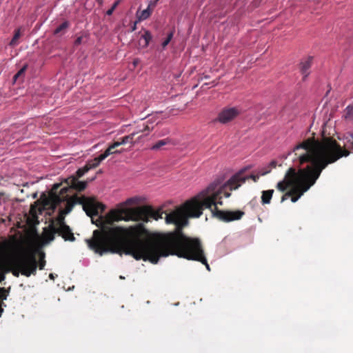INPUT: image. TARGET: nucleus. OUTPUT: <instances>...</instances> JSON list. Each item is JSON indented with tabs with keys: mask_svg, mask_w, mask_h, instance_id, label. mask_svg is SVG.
<instances>
[{
	"mask_svg": "<svg viewBox=\"0 0 353 353\" xmlns=\"http://www.w3.org/2000/svg\"><path fill=\"white\" fill-rule=\"evenodd\" d=\"M135 208L111 210L105 216H99L96 225L100 230L93 232L92 237L86 239L89 248L102 256L105 253L130 255L136 260L150 261L156 254L163 241V236L152 239H143L148 232L143 223L128 228L112 225L120 221H137Z\"/></svg>",
	"mask_w": 353,
	"mask_h": 353,
	"instance_id": "nucleus-1",
	"label": "nucleus"
},
{
	"mask_svg": "<svg viewBox=\"0 0 353 353\" xmlns=\"http://www.w3.org/2000/svg\"><path fill=\"white\" fill-rule=\"evenodd\" d=\"M201 214L202 208L196 200H189L175 210L166 214V223L174 224L176 228L174 231L163 236V241L159 247L153 248L158 250L151 258L150 263L157 264L161 257L176 255L188 260L199 261L210 270L201 240L187 236L182 230L188 224V218H199Z\"/></svg>",
	"mask_w": 353,
	"mask_h": 353,
	"instance_id": "nucleus-2",
	"label": "nucleus"
},
{
	"mask_svg": "<svg viewBox=\"0 0 353 353\" xmlns=\"http://www.w3.org/2000/svg\"><path fill=\"white\" fill-rule=\"evenodd\" d=\"M338 142L332 137H323L321 140H316L314 137L308 138L296 145L293 150L297 157L300 165L305 163L308 164L303 168L296 170L294 168H290L287 171L283 180L279 181L276 188L281 192L286 191L289 188L294 187L301 179V172L305 173L313 168V160L316 158H323L328 153L329 150L336 146Z\"/></svg>",
	"mask_w": 353,
	"mask_h": 353,
	"instance_id": "nucleus-3",
	"label": "nucleus"
},
{
	"mask_svg": "<svg viewBox=\"0 0 353 353\" xmlns=\"http://www.w3.org/2000/svg\"><path fill=\"white\" fill-rule=\"evenodd\" d=\"M62 183H54L49 192L48 199L46 201V203L49 204L53 210L61 203L65 202V208H61L56 219L52 220V221H54L55 225L57 227L66 225L65 216L72 211L76 204L82 205L86 214L92 218V223H94L93 216H98L99 212L104 211L105 206L103 203L97 201L94 198L85 196H79L77 194L72 196H70L68 194H61V191H59V189Z\"/></svg>",
	"mask_w": 353,
	"mask_h": 353,
	"instance_id": "nucleus-4",
	"label": "nucleus"
},
{
	"mask_svg": "<svg viewBox=\"0 0 353 353\" xmlns=\"http://www.w3.org/2000/svg\"><path fill=\"white\" fill-rule=\"evenodd\" d=\"M349 154L350 152L338 143L336 146L329 150L324 157L314 159L313 160V168L307 173H305V171L301 172L300 176L301 179L294 187L290 189V191H294L293 194L290 196L292 202H296L305 192L315 184L322 171L328 165L334 163L341 157H347Z\"/></svg>",
	"mask_w": 353,
	"mask_h": 353,
	"instance_id": "nucleus-5",
	"label": "nucleus"
},
{
	"mask_svg": "<svg viewBox=\"0 0 353 353\" xmlns=\"http://www.w3.org/2000/svg\"><path fill=\"white\" fill-rule=\"evenodd\" d=\"M260 173L259 174H250L249 176H243V171H241L234 176H232L225 184L219 186V182H213L210 183L206 188L201 191L196 196L191 200H196L202 207L204 205L207 208H211L213 205L214 199L217 197L219 194H223L225 198L230 196V192L239 188L243 183L248 179H252L256 182L259 179Z\"/></svg>",
	"mask_w": 353,
	"mask_h": 353,
	"instance_id": "nucleus-6",
	"label": "nucleus"
},
{
	"mask_svg": "<svg viewBox=\"0 0 353 353\" xmlns=\"http://www.w3.org/2000/svg\"><path fill=\"white\" fill-rule=\"evenodd\" d=\"M39 256L38 262L34 253H22L14 256L8 261L9 268L6 272H12L16 277L19 276V273L27 277L32 274L35 275L37 267L39 270H43L46 265L45 254L41 252Z\"/></svg>",
	"mask_w": 353,
	"mask_h": 353,
	"instance_id": "nucleus-7",
	"label": "nucleus"
},
{
	"mask_svg": "<svg viewBox=\"0 0 353 353\" xmlns=\"http://www.w3.org/2000/svg\"><path fill=\"white\" fill-rule=\"evenodd\" d=\"M222 195L224 196L223 194H219L217 197L214 201V203L211 205V208H207L204 205H202V211L203 210V208L210 209L214 217H216L219 220L223 222H231L240 220L245 214L243 211L239 210L235 211L221 210L218 208L217 205H223V201L221 200Z\"/></svg>",
	"mask_w": 353,
	"mask_h": 353,
	"instance_id": "nucleus-8",
	"label": "nucleus"
},
{
	"mask_svg": "<svg viewBox=\"0 0 353 353\" xmlns=\"http://www.w3.org/2000/svg\"><path fill=\"white\" fill-rule=\"evenodd\" d=\"M89 171L85 165L81 168H79L76 172V176H70L64 180L65 183L67 185L60 189L61 194H70L71 190H77L79 192L84 190L87 187L86 181H80L78 179L83 176L86 172Z\"/></svg>",
	"mask_w": 353,
	"mask_h": 353,
	"instance_id": "nucleus-9",
	"label": "nucleus"
},
{
	"mask_svg": "<svg viewBox=\"0 0 353 353\" xmlns=\"http://www.w3.org/2000/svg\"><path fill=\"white\" fill-rule=\"evenodd\" d=\"M134 215L136 216L137 221H143V223H148L150 219H153L156 221L159 219H162L163 212L161 208L155 210L150 205H143L136 207L134 210Z\"/></svg>",
	"mask_w": 353,
	"mask_h": 353,
	"instance_id": "nucleus-10",
	"label": "nucleus"
},
{
	"mask_svg": "<svg viewBox=\"0 0 353 353\" xmlns=\"http://www.w3.org/2000/svg\"><path fill=\"white\" fill-rule=\"evenodd\" d=\"M240 113L241 110L236 107H225L219 112L215 121L226 124L236 119Z\"/></svg>",
	"mask_w": 353,
	"mask_h": 353,
	"instance_id": "nucleus-11",
	"label": "nucleus"
},
{
	"mask_svg": "<svg viewBox=\"0 0 353 353\" xmlns=\"http://www.w3.org/2000/svg\"><path fill=\"white\" fill-rule=\"evenodd\" d=\"M56 228L57 234L61 236L65 241H74L75 240L74 234L68 225H63L59 227L56 225Z\"/></svg>",
	"mask_w": 353,
	"mask_h": 353,
	"instance_id": "nucleus-12",
	"label": "nucleus"
},
{
	"mask_svg": "<svg viewBox=\"0 0 353 353\" xmlns=\"http://www.w3.org/2000/svg\"><path fill=\"white\" fill-rule=\"evenodd\" d=\"M56 234H57V231L55 223L51 221L49 226L43 229V236L46 242H50L54 239Z\"/></svg>",
	"mask_w": 353,
	"mask_h": 353,
	"instance_id": "nucleus-13",
	"label": "nucleus"
},
{
	"mask_svg": "<svg viewBox=\"0 0 353 353\" xmlns=\"http://www.w3.org/2000/svg\"><path fill=\"white\" fill-rule=\"evenodd\" d=\"M152 129H153V128H150L148 125H145L142 129H140L137 132H134L130 134L129 135H127V136H125V137L121 138V143H123V145L126 144V143L133 144L137 141H134L135 135H137V134H139L140 132H143L145 131L150 132V131L152 130Z\"/></svg>",
	"mask_w": 353,
	"mask_h": 353,
	"instance_id": "nucleus-14",
	"label": "nucleus"
},
{
	"mask_svg": "<svg viewBox=\"0 0 353 353\" xmlns=\"http://www.w3.org/2000/svg\"><path fill=\"white\" fill-rule=\"evenodd\" d=\"M312 57H309L301 61L300 63V71L302 74L303 80L305 81L310 74V69L312 66Z\"/></svg>",
	"mask_w": 353,
	"mask_h": 353,
	"instance_id": "nucleus-15",
	"label": "nucleus"
},
{
	"mask_svg": "<svg viewBox=\"0 0 353 353\" xmlns=\"http://www.w3.org/2000/svg\"><path fill=\"white\" fill-rule=\"evenodd\" d=\"M108 157V154H101L99 157L94 158L92 160H90L86 163L85 165L88 168H89V170L92 168H97L99 163L103 161L105 158Z\"/></svg>",
	"mask_w": 353,
	"mask_h": 353,
	"instance_id": "nucleus-16",
	"label": "nucleus"
},
{
	"mask_svg": "<svg viewBox=\"0 0 353 353\" xmlns=\"http://www.w3.org/2000/svg\"><path fill=\"white\" fill-rule=\"evenodd\" d=\"M274 194V190H263L261 192V203L263 205L270 204L272 195Z\"/></svg>",
	"mask_w": 353,
	"mask_h": 353,
	"instance_id": "nucleus-17",
	"label": "nucleus"
},
{
	"mask_svg": "<svg viewBox=\"0 0 353 353\" xmlns=\"http://www.w3.org/2000/svg\"><path fill=\"white\" fill-rule=\"evenodd\" d=\"M121 145H123V143H121V139H120L119 141H114L112 145H110L103 153L108 154V157L112 154L121 153L122 150H116L115 151H112V149H115Z\"/></svg>",
	"mask_w": 353,
	"mask_h": 353,
	"instance_id": "nucleus-18",
	"label": "nucleus"
},
{
	"mask_svg": "<svg viewBox=\"0 0 353 353\" xmlns=\"http://www.w3.org/2000/svg\"><path fill=\"white\" fill-rule=\"evenodd\" d=\"M171 142L172 141L169 138L161 139L158 141L155 144L151 146L150 149L152 150H161L163 146L170 144Z\"/></svg>",
	"mask_w": 353,
	"mask_h": 353,
	"instance_id": "nucleus-19",
	"label": "nucleus"
},
{
	"mask_svg": "<svg viewBox=\"0 0 353 353\" xmlns=\"http://www.w3.org/2000/svg\"><path fill=\"white\" fill-rule=\"evenodd\" d=\"M69 26H70V23L68 21H65L54 30V35H58V34L62 35V34H65L66 30L69 28Z\"/></svg>",
	"mask_w": 353,
	"mask_h": 353,
	"instance_id": "nucleus-20",
	"label": "nucleus"
},
{
	"mask_svg": "<svg viewBox=\"0 0 353 353\" xmlns=\"http://www.w3.org/2000/svg\"><path fill=\"white\" fill-rule=\"evenodd\" d=\"M276 162L275 161H272L270 163L269 165L267 168H262L260 171V175L264 176L268 173H270L272 168H276Z\"/></svg>",
	"mask_w": 353,
	"mask_h": 353,
	"instance_id": "nucleus-21",
	"label": "nucleus"
},
{
	"mask_svg": "<svg viewBox=\"0 0 353 353\" xmlns=\"http://www.w3.org/2000/svg\"><path fill=\"white\" fill-rule=\"evenodd\" d=\"M141 39H143L144 41L143 47H147L152 39L151 33L148 30H145L144 34L141 35Z\"/></svg>",
	"mask_w": 353,
	"mask_h": 353,
	"instance_id": "nucleus-22",
	"label": "nucleus"
},
{
	"mask_svg": "<svg viewBox=\"0 0 353 353\" xmlns=\"http://www.w3.org/2000/svg\"><path fill=\"white\" fill-rule=\"evenodd\" d=\"M20 37H21L20 30L17 29L14 31V34L12 39H11V41H10L9 45L12 47L17 46L18 44V39H19Z\"/></svg>",
	"mask_w": 353,
	"mask_h": 353,
	"instance_id": "nucleus-23",
	"label": "nucleus"
},
{
	"mask_svg": "<svg viewBox=\"0 0 353 353\" xmlns=\"http://www.w3.org/2000/svg\"><path fill=\"white\" fill-rule=\"evenodd\" d=\"M151 14V11L150 8L148 7L147 9L143 10L141 14L139 16V20H145L148 19Z\"/></svg>",
	"mask_w": 353,
	"mask_h": 353,
	"instance_id": "nucleus-24",
	"label": "nucleus"
},
{
	"mask_svg": "<svg viewBox=\"0 0 353 353\" xmlns=\"http://www.w3.org/2000/svg\"><path fill=\"white\" fill-rule=\"evenodd\" d=\"M121 2V0H117L114 3L113 5L112 6V7L108 10H107L106 12V14L108 15V16H110L112 14L113 12L114 11V10L117 8V7L119 6V4Z\"/></svg>",
	"mask_w": 353,
	"mask_h": 353,
	"instance_id": "nucleus-25",
	"label": "nucleus"
},
{
	"mask_svg": "<svg viewBox=\"0 0 353 353\" xmlns=\"http://www.w3.org/2000/svg\"><path fill=\"white\" fill-rule=\"evenodd\" d=\"M293 192L294 191H290V190L289 191H288L287 192H285L281 197V202H283L284 201L287 200L288 199L290 198V196H292V194H293Z\"/></svg>",
	"mask_w": 353,
	"mask_h": 353,
	"instance_id": "nucleus-26",
	"label": "nucleus"
},
{
	"mask_svg": "<svg viewBox=\"0 0 353 353\" xmlns=\"http://www.w3.org/2000/svg\"><path fill=\"white\" fill-rule=\"evenodd\" d=\"M6 279L5 274L3 272H0V283L3 281H4ZM0 292H6V289L4 288H0Z\"/></svg>",
	"mask_w": 353,
	"mask_h": 353,
	"instance_id": "nucleus-27",
	"label": "nucleus"
},
{
	"mask_svg": "<svg viewBox=\"0 0 353 353\" xmlns=\"http://www.w3.org/2000/svg\"><path fill=\"white\" fill-rule=\"evenodd\" d=\"M83 37H78L74 41V46H79L82 43Z\"/></svg>",
	"mask_w": 353,
	"mask_h": 353,
	"instance_id": "nucleus-28",
	"label": "nucleus"
},
{
	"mask_svg": "<svg viewBox=\"0 0 353 353\" xmlns=\"http://www.w3.org/2000/svg\"><path fill=\"white\" fill-rule=\"evenodd\" d=\"M346 110H347V114H346L345 117L346 118L351 117H350V113H351L352 111H353V108H350V106H348Z\"/></svg>",
	"mask_w": 353,
	"mask_h": 353,
	"instance_id": "nucleus-29",
	"label": "nucleus"
},
{
	"mask_svg": "<svg viewBox=\"0 0 353 353\" xmlns=\"http://www.w3.org/2000/svg\"><path fill=\"white\" fill-rule=\"evenodd\" d=\"M1 293V294H0V299L3 300V299H6V297H7V294H6V292H0Z\"/></svg>",
	"mask_w": 353,
	"mask_h": 353,
	"instance_id": "nucleus-30",
	"label": "nucleus"
},
{
	"mask_svg": "<svg viewBox=\"0 0 353 353\" xmlns=\"http://www.w3.org/2000/svg\"><path fill=\"white\" fill-rule=\"evenodd\" d=\"M172 37H173V32H170V33L168 34V37H167V38H166V39H167L168 41H171V39H172Z\"/></svg>",
	"mask_w": 353,
	"mask_h": 353,
	"instance_id": "nucleus-31",
	"label": "nucleus"
},
{
	"mask_svg": "<svg viewBox=\"0 0 353 353\" xmlns=\"http://www.w3.org/2000/svg\"><path fill=\"white\" fill-rule=\"evenodd\" d=\"M170 41H168L167 39L162 43V46L163 48H165V46H167L168 45V43H170Z\"/></svg>",
	"mask_w": 353,
	"mask_h": 353,
	"instance_id": "nucleus-32",
	"label": "nucleus"
},
{
	"mask_svg": "<svg viewBox=\"0 0 353 353\" xmlns=\"http://www.w3.org/2000/svg\"><path fill=\"white\" fill-rule=\"evenodd\" d=\"M26 67L24 66L17 73L19 74V75H21L24 72V71L26 70Z\"/></svg>",
	"mask_w": 353,
	"mask_h": 353,
	"instance_id": "nucleus-33",
	"label": "nucleus"
},
{
	"mask_svg": "<svg viewBox=\"0 0 353 353\" xmlns=\"http://www.w3.org/2000/svg\"><path fill=\"white\" fill-rule=\"evenodd\" d=\"M136 27L137 26H136V23H134L133 26L132 27L131 31H134L136 30Z\"/></svg>",
	"mask_w": 353,
	"mask_h": 353,
	"instance_id": "nucleus-34",
	"label": "nucleus"
},
{
	"mask_svg": "<svg viewBox=\"0 0 353 353\" xmlns=\"http://www.w3.org/2000/svg\"><path fill=\"white\" fill-rule=\"evenodd\" d=\"M19 76V74L17 73L14 77V79H17Z\"/></svg>",
	"mask_w": 353,
	"mask_h": 353,
	"instance_id": "nucleus-35",
	"label": "nucleus"
},
{
	"mask_svg": "<svg viewBox=\"0 0 353 353\" xmlns=\"http://www.w3.org/2000/svg\"><path fill=\"white\" fill-rule=\"evenodd\" d=\"M132 199H128V200H127V203H131V201H132Z\"/></svg>",
	"mask_w": 353,
	"mask_h": 353,
	"instance_id": "nucleus-36",
	"label": "nucleus"
},
{
	"mask_svg": "<svg viewBox=\"0 0 353 353\" xmlns=\"http://www.w3.org/2000/svg\"><path fill=\"white\" fill-rule=\"evenodd\" d=\"M50 279H54V276H53V274H50Z\"/></svg>",
	"mask_w": 353,
	"mask_h": 353,
	"instance_id": "nucleus-37",
	"label": "nucleus"
},
{
	"mask_svg": "<svg viewBox=\"0 0 353 353\" xmlns=\"http://www.w3.org/2000/svg\"><path fill=\"white\" fill-rule=\"evenodd\" d=\"M137 63V61H134V65H136Z\"/></svg>",
	"mask_w": 353,
	"mask_h": 353,
	"instance_id": "nucleus-38",
	"label": "nucleus"
},
{
	"mask_svg": "<svg viewBox=\"0 0 353 353\" xmlns=\"http://www.w3.org/2000/svg\"><path fill=\"white\" fill-rule=\"evenodd\" d=\"M141 136L140 137H138V140H139L141 139Z\"/></svg>",
	"mask_w": 353,
	"mask_h": 353,
	"instance_id": "nucleus-39",
	"label": "nucleus"
}]
</instances>
